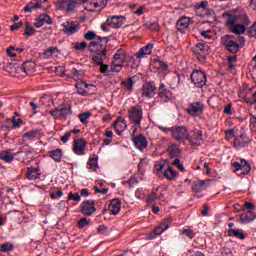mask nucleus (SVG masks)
Masks as SVG:
<instances>
[{
  "label": "nucleus",
  "mask_w": 256,
  "mask_h": 256,
  "mask_svg": "<svg viewBox=\"0 0 256 256\" xmlns=\"http://www.w3.org/2000/svg\"><path fill=\"white\" fill-rule=\"evenodd\" d=\"M107 43H109L108 37H98V42L91 41L88 45V51L94 53L92 61L100 65V73H107L109 69V65L103 64V61L107 59Z\"/></svg>",
  "instance_id": "1"
},
{
  "label": "nucleus",
  "mask_w": 256,
  "mask_h": 256,
  "mask_svg": "<svg viewBox=\"0 0 256 256\" xmlns=\"http://www.w3.org/2000/svg\"><path fill=\"white\" fill-rule=\"evenodd\" d=\"M223 47L228 53L237 55L241 49L245 47V37L238 36L237 38L231 34H226L222 37Z\"/></svg>",
  "instance_id": "2"
},
{
  "label": "nucleus",
  "mask_w": 256,
  "mask_h": 256,
  "mask_svg": "<svg viewBox=\"0 0 256 256\" xmlns=\"http://www.w3.org/2000/svg\"><path fill=\"white\" fill-rule=\"evenodd\" d=\"M126 59L127 55L125 54V50L118 49L113 56L110 71H112V73H121V70L125 67Z\"/></svg>",
  "instance_id": "3"
},
{
  "label": "nucleus",
  "mask_w": 256,
  "mask_h": 256,
  "mask_svg": "<svg viewBox=\"0 0 256 256\" xmlns=\"http://www.w3.org/2000/svg\"><path fill=\"white\" fill-rule=\"evenodd\" d=\"M190 79L198 89H203L207 85V74L203 70H193Z\"/></svg>",
  "instance_id": "4"
},
{
  "label": "nucleus",
  "mask_w": 256,
  "mask_h": 256,
  "mask_svg": "<svg viewBox=\"0 0 256 256\" xmlns=\"http://www.w3.org/2000/svg\"><path fill=\"white\" fill-rule=\"evenodd\" d=\"M128 118L134 125H141L143 121V107L141 105H135L128 110Z\"/></svg>",
  "instance_id": "5"
},
{
  "label": "nucleus",
  "mask_w": 256,
  "mask_h": 256,
  "mask_svg": "<svg viewBox=\"0 0 256 256\" xmlns=\"http://www.w3.org/2000/svg\"><path fill=\"white\" fill-rule=\"evenodd\" d=\"M171 133L173 139L179 143H183L189 138V130H187V127L185 126L172 127Z\"/></svg>",
  "instance_id": "6"
},
{
  "label": "nucleus",
  "mask_w": 256,
  "mask_h": 256,
  "mask_svg": "<svg viewBox=\"0 0 256 256\" xmlns=\"http://www.w3.org/2000/svg\"><path fill=\"white\" fill-rule=\"evenodd\" d=\"M50 115L55 119H60V117H71L73 115V110L71 105L61 104L59 107L50 111Z\"/></svg>",
  "instance_id": "7"
},
{
  "label": "nucleus",
  "mask_w": 256,
  "mask_h": 256,
  "mask_svg": "<svg viewBox=\"0 0 256 256\" xmlns=\"http://www.w3.org/2000/svg\"><path fill=\"white\" fill-rule=\"evenodd\" d=\"M210 50L211 48L209 47V45H207V43L199 42L193 48V53H195L199 61H205V59H207V55L209 54Z\"/></svg>",
  "instance_id": "8"
},
{
  "label": "nucleus",
  "mask_w": 256,
  "mask_h": 256,
  "mask_svg": "<svg viewBox=\"0 0 256 256\" xmlns=\"http://www.w3.org/2000/svg\"><path fill=\"white\" fill-rule=\"evenodd\" d=\"M204 109L205 104H203L202 102H192L188 104L186 111L188 115H190V117H199L200 115H203Z\"/></svg>",
  "instance_id": "9"
},
{
  "label": "nucleus",
  "mask_w": 256,
  "mask_h": 256,
  "mask_svg": "<svg viewBox=\"0 0 256 256\" xmlns=\"http://www.w3.org/2000/svg\"><path fill=\"white\" fill-rule=\"evenodd\" d=\"M95 211H97V208H95V200H85L80 204V213H82L84 217H91Z\"/></svg>",
  "instance_id": "10"
},
{
  "label": "nucleus",
  "mask_w": 256,
  "mask_h": 256,
  "mask_svg": "<svg viewBox=\"0 0 256 256\" xmlns=\"http://www.w3.org/2000/svg\"><path fill=\"white\" fill-rule=\"evenodd\" d=\"M62 27L65 35H75L81 29V24L78 21H67L62 24Z\"/></svg>",
  "instance_id": "11"
},
{
  "label": "nucleus",
  "mask_w": 256,
  "mask_h": 256,
  "mask_svg": "<svg viewBox=\"0 0 256 256\" xmlns=\"http://www.w3.org/2000/svg\"><path fill=\"white\" fill-rule=\"evenodd\" d=\"M232 166L235 171H241V175H249L251 173V164L245 159H241L240 162H233Z\"/></svg>",
  "instance_id": "12"
},
{
  "label": "nucleus",
  "mask_w": 256,
  "mask_h": 256,
  "mask_svg": "<svg viewBox=\"0 0 256 256\" xmlns=\"http://www.w3.org/2000/svg\"><path fill=\"white\" fill-rule=\"evenodd\" d=\"M192 147H199L201 141H203V132L201 130L192 131L191 134L188 133V138L186 139Z\"/></svg>",
  "instance_id": "13"
},
{
  "label": "nucleus",
  "mask_w": 256,
  "mask_h": 256,
  "mask_svg": "<svg viewBox=\"0 0 256 256\" xmlns=\"http://www.w3.org/2000/svg\"><path fill=\"white\" fill-rule=\"evenodd\" d=\"M156 91L157 86H155V82H146L142 85V97H147V99H151L155 96Z\"/></svg>",
  "instance_id": "14"
},
{
  "label": "nucleus",
  "mask_w": 256,
  "mask_h": 256,
  "mask_svg": "<svg viewBox=\"0 0 256 256\" xmlns=\"http://www.w3.org/2000/svg\"><path fill=\"white\" fill-rule=\"evenodd\" d=\"M125 16H112L106 20V23L112 29H121L125 25Z\"/></svg>",
  "instance_id": "15"
},
{
  "label": "nucleus",
  "mask_w": 256,
  "mask_h": 256,
  "mask_svg": "<svg viewBox=\"0 0 256 256\" xmlns=\"http://www.w3.org/2000/svg\"><path fill=\"white\" fill-rule=\"evenodd\" d=\"M158 97H160L161 101L164 103H169L171 99H173V92L165 87V84L161 83L158 88Z\"/></svg>",
  "instance_id": "16"
},
{
  "label": "nucleus",
  "mask_w": 256,
  "mask_h": 256,
  "mask_svg": "<svg viewBox=\"0 0 256 256\" xmlns=\"http://www.w3.org/2000/svg\"><path fill=\"white\" fill-rule=\"evenodd\" d=\"M85 149H87L85 139L78 138L73 141V151L75 155H85Z\"/></svg>",
  "instance_id": "17"
},
{
  "label": "nucleus",
  "mask_w": 256,
  "mask_h": 256,
  "mask_svg": "<svg viewBox=\"0 0 256 256\" xmlns=\"http://www.w3.org/2000/svg\"><path fill=\"white\" fill-rule=\"evenodd\" d=\"M210 183H211L210 179L193 181L192 182L193 193H201L202 191H205V189L209 187Z\"/></svg>",
  "instance_id": "18"
},
{
  "label": "nucleus",
  "mask_w": 256,
  "mask_h": 256,
  "mask_svg": "<svg viewBox=\"0 0 256 256\" xmlns=\"http://www.w3.org/2000/svg\"><path fill=\"white\" fill-rule=\"evenodd\" d=\"M45 23L46 25H53V19L47 14H41L35 19L34 27H36V29H41Z\"/></svg>",
  "instance_id": "19"
},
{
  "label": "nucleus",
  "mask_w": 256,
  "mask_h": 256,
  "mask_svg": "<svg viewBox=\"0 0 256 256\" xmlns=\"http://www.w3.org/2000/svg\"><path fill=\"white\" fill-rule=\"evenodd\" d=\"M132 141L135 145V148L139 149V151H144L145 149H147V145H149V143L147 142V138L143 136V134L135 136L134 138H132Z\"/></svg>",
  "instance_id": "20"
},
{
  "label": "nucleus",
  "mask_w": 256,
  "mask_h": 256,
  "mask_svg": "<svg viewBox=\"0 0 256 256\" xmlns=\"http://www.w3.org/2000/svg\"><path fill=\"white\" fill-rule=\"evenodd\" d=\"M26 179L28 181H37V179H41V169L39 167L30 166L27 168Z\"/></svg>",
  "instance_id": "21"
},
{
  "label": "nucleus",
  "mask_w": 256,
  "mask_h": 256,
  "mask_svg": "<svg viewBox=\"0 0 256 256\" xmlns=\"http://www.w3.org/2000/svg\"><path fill=\"white\" fill-rule=\"evenodd\" d=\"M251 143V139L246 134H242L234 138V147L236 149H241L242 147H247Z\"/></svg>",
  "instance_id": "22"
},
{
  "label": "nucleus",
  "mask_w": 256,
  "mask_h": 256,
  "mask_svg": "<svg viewBox=\"0 0 256 256\" xmlns=\"http://www.w3.org/2000/svg\"><path fill=\"white\" fill-rule=\"evenodd\" d=\"M190 23H191V18L187 16H183L180 19H178V21L176 22V27L178 31H180L181 33H185V31L189 29Z\"/></svg>",
  "instance_id": "23"
},
{
  "label": "nucleus",
  "mask_w": 256,
  "mask_h": 256,
  "mask_svg": "<svg viewBox=\"0 0 256 256\" xmlns=\"http://www.w3.org/2000/svg\"><path fill=\"white\" fill-rule=\"evenodd\" d=\"M110 215H117L121 211V200L119 198H114L109 204Z\"/></svg>",
  "instance_id": "24"
},
{
  "label": "nucleus",
  "mask_w": 256,
  "mask_h": 256,
  "mask_svg": "<svg viewBox=\"0 0 256 256\" xmlns=\"http://www.w3.org/2000/svg\"><path fill=\"white\" fill-rule=\"evenodd\" d=\"M114 129H115L117 135H122L123 131H125V129H127V123H125V119L119 117L114 122Z\"/></svg>",
  "instance_id": "25"
},
{
  "label": "nucleus",
  "mask_w": 256,
  "mask_h": 256,
  "mask_svg": "<svg viewBox=\"0 0 256 256\" xmlns=\"http://www.w3.org/2000/svg\"><path fill=\"white\" fill-rule=\"evenodd\" d=\"M222 17L226 20V27L230 29L237 23V16L233 15L231 12H224Z\"/></svg>",
  "instance_id": "26"
},
{
  "label": "nucleus",
  "mask_w": 256,
  "mask_h": 256,
  "mask_svg": "<svg viewBox=\"0 0 256 256\" xmlns=\"http://www.w3.org/2000/svg\"><path fill=\"white\" fill-rule=\"evenodd\" d=\"M75 87L79 95H82L83 97H87V95H89V93L87 92L89 84H87V82L80 80L75 84Z\"/></svg>",
  "instance_id": "27"
},
{
  "label": "nucleus",
  "mask_w": 256,
  "mask_h": 256,
  "mask_svg": "<svg viewBox=\"0 0 256 256\" xmlns=\"http://www.w3.org/2000/svg\"><path fill=\"white\" fill-rule=\"evenodd\" d=\"M15 155L11 153V149L0 151V161L4 163H13Z\"/></svg>",
  "instance_id": "28"
},
{
  "label": "nucleus",
  "mask_w": 256,
  "mask_h": 256,
  "mask_svg": "<svg viewBox=\"0 0 256 256\" xmlns=\"http://www.w3.org/2000/svg\"><path fill=\"white\" fill-rule=\"evenodd\" d=\"M167 153L170 159H175L181 155V149L177 144H171L168 146Z\"/></svg>",
  "instance_id": "29"
},
{
  "label": "nucleus",
  "mask_w": 256,
  "mask_h": 256,
  "mask_svg": "<svg viewBox=\"0 0 256 256\" xmlns=\"http://www.w3.org/2000/svg\"><path fill=\"white\" fill-rule=\"evenodd\" d=\"M151 53H153V44L149 43L142 47L135 55L137 59H141V57L145 55H151Z\"/></svg>",
  "instance_id": "30"
},
{
  "label": "nucleus",
  "mask_w": 256,
  "mask_h": 256,
  "mask_svg": "<svg viewBox=\"0 0 256 256\" xmlns=\"http://www.w3.org/2000/svg\"><path fill=\"white\" fill-rule=\"evenodd\" d=\"M20 69H21V71L26 73V75H31V73H33V71H35V62L26 61V62L22 63Z\"/></svg>",
  "instance_id": "31"
},
{
  "label": "nucleus",
  "mask_w": 256,
  "mask_h": 256,
  "mask_svg": "<svg viewBox=\"0 0 256 256\" xmlns=\"http://www.w3.org/2000/svg\"><path fill=\"white\" fill-rule=\"evenodd\" d=\"M255 219H256V215L251 210H248L247 212L240 215L241 223H251L252 221H255Z\"/></svg>",
  "instance_id": "32"
},
{
  "label": "nucleus",
  "mask_w": 256,
  "mask_h": 256,
  "mask_svg": "<svg viewBox=\"0 0 256 256\" xmlns=\"http://www.w3.org/2000/svg\"><path fill=\"white\" fill-rule=\"evenodd\" d=\"M87 165L89 166L88 169L97 171V168L99 167V156H97V154H93L92 156H90Z\"/></svg>",
  "instance_id": "33"
},
{
  "label": "nucleus",
  "mask_w": 256,
  "mask_h": 256,
  "mask_svg": "<svg viewBox=\"0 0 256 256\" xmlns=\"http://www.w3.org/2000/svg\"><path fill=\"white\" fill-rule=\"evenodd\" d=\"M228 237H235L236 239H245V233H243L242 229H228Z\"/></svg>",
  "instance_id": "34"
},
{
  "label": "nucleus",
  "mask_w": 256,
  "mask_h": 256,
  "mask_svg": "<svg viewBox=\"0 0 256 256\" xmlns=\"http://www.w3.org/2000/svg\"><path fill=\"white\" fill-rule=\"evenodd\" d=\"M230 30L235 35H243V33L247 31V27L243 24H236V25L234 24V26H232Z\"/></svg>",
  "instance_id": "35"
},
{
  "label": "nucleus",
  "mask_w": 256,
  "mask_h": 256,
  "mask_svg": "<svg viewBox=\"0 0 256 256\" xmlns=\"http://www.w3.org/2000/svg\"><path fill=\"white\" fill-rule=\"evenodd\" d=\"M50 157L55 161L56 163H61V159L63 157V150L56 149L50 152Z\"/></svg>",
  "instance_id": "36"
},
{
  "label": "nucleus",
  "mask_w": 256,
  "mask_h": 256,
  "mask_svg": "<svg viewBox=\"0 0 256 256\" xmlns=\"http://www.w3.org/2000/svg\"><path fill=\"white\" fill-rule=\"evenodd\" d=\"M163 175L168 179V181H173V179L177 177V171L173 170V167L168 166Z\"/></svg>",
  "instance_id": "37"
},
{
  "label": "nucleus",
  "mask_w": 256,
  "mask_h": 256,
  "mask_svg": "<svg viewBox=\"0 0 256 256\" xmlns=\"http://www.w3.org/2000/svg\"><path fill=\"white\" fill-rule=\"evenodd\" d=\"M158 191H159V187L152 189L151 194L146 199V201L149 205H151V203H153V201H157V199H159Z\"/></svg>",
  "instance_id": "38"
},
{
  "label": "nucleus",
  "mask_w": 256,
  "mask_h": 256,
  "mask_svg": "<svg viewBox=\"0 0 256 256\" xmlns=\"http://www.w3.org/2000/svg\"><path fill=\"white\" fill-rule=\"evenodd\" d=\"M15 249V245L13 243L6 242L0 245V251L2 253H11Z\"/></svg>",
  "instance_id": "39"
},
{
  "label": "nucleus",
  "mask_w": 256,
  "mask_h": 256,
  "mask_svg": "<svg viewBox=\"0 0 256 256\" xmlns=\"http://www.w3.org/2000/svg\"><path fill=\"white\" fill-rule=\"evenodd\" d=\"M167 229H169V224H167V222H162L154 229V234L161 235L163 231H167Z\"/></svg>",
  "instance_id": "40"
},
{
  "label": "nucleus",
  "mask_w": 256,
  "mask_h": 256,
  "mask_svg": "<svg viewBox=\"0 0 256 256\" xmlns=\"http://www.w3.org/2000/svg\"><path fill=\"white\" fill-rule=\"evenodd\" d=\"M71 74L73 79H83V76L85 75V71L78 70L77 68H72Z\"/></svg>",
  "instance_id": "41"
},
{
  "label": "nucleus",
  "mask_w": 256,
  "mask_h": 256,
  "mask_svg": "<svg viewBox=\"0 0 256 256\" xmlns=\"http://www.w3.org/2000/svg\"><path fill=\"white\" fill-rule=\"evenodd\" d=\"M165 163H167L166 160H160L154 164V169L156 171V175H159L161 171L165 168Z\"/></svg>",
  "instance_id": "42"
},
{
  "label": "nucleus",
  "mask_w": 256,
  "mask_h": 256,
  "mask_svg": "<svg viewBox=\"0 0 256 256\" xmlns=\"http://www.w3.org/2000/svg\"><path fill=\"white\" fill-rule=\"evenodd\" d=\"M40 131L38 129L31 130L23 134V139H35V137H39Z\"/></svg>",
  "instance_id": "43"
},
{
  "label": "nucleus",
  "mask_w": 256,
  "mask_h": 256,
  "mask_svg": "<svg viewBox=\"0 0 256 256\" xmlns=\"http://www.w3.org/2000/svg\"><path fill=\"white\" fill-rule=\"evenodd\" d=\"M99 37L101 36H97V34L93 31H88L84 34V39H86V41H93V39L99 40ZM95 43H99V41H95Z\"/></svg>",
  "instance_id": "44"
},
{
  "label": "nucleus",
  "mask_w": 256,
  "mask_h": 256,
  "mask_svg": "<svg viewBox=\"0 0 256 256\" xmlns=\"http://www.w3.org/2000/svg\"><path fill=\"white\" fill-rule=\"evenodd\" d=\"M244 101L248 105H256V91L254 93H252L251 96L245 95Z\"/></svg>",
  "instance_id": "45"
},
{
  "label": "nucleus",
  "mask_w": 256,
  "mask_h": 256,
  "mask_svg": "<svg viewBox=\"0 0 256 256\" xmlns=\"http://www.w3.org/2000/svg\"><path fill=\"white\" fill-rule=\"evenodd\" d=\"M55 53H59L58 47H49L48 49H46L44 51V55H45V57H47V59H49V57H53V55H55Z\"/></svg>",
  "instance_id": "46"
},
{
  "label": "nucleus",
  "mask_w": 256,
  "mask_h": 256,
  "mask_svg": "<svg viewBox=\"0 0 256 256\" xmlns=\"http://www.w3.org/2000/svg\"><path fill=\"white\" fill-rule=\"evenodd\" d=\"M121 85H123V87H125L128 91H133V78H128L126 80H123L121 82Z\"/></svg>",
  "instance_id": "47"
},
{
  "label": "nucleus",
  "mask_w": 256,
  "mask_h": 256,
  "mask_svg": "<svg viewBox=\"0 0 256 256\" xmlns=\"http://www.w3.org/2000/svg\"><path fill=\"white\" fill-rule=\"evenodd\" d=\"M35 31V28H33V26L29 24V21H26V29L24 31V35H26L27 37H31L35 35Z\"/></svg>",
  "instance_id": "48"
},
{
  "label": "nucleus",
  "mask_w": 256,
  "mask_h": 256,
  "mask_svg": "<svg viewBox=\"0 0 256 256\" xmlns=\"http://www.w3.org/2000/svg\"><path fill=\"white\" fill-rule=\"evenodd\" d=\"M89 117H91V112H84L78 115V119L84 124L87 125V123H89V121H87V119H89Z\"/></svg>",
  "instance_id": "49"
},
{
  "label": "nucleus",
  "mask_w": 256,
  "mask_h": 256,
  "mask_svg": "<svg viewBox=\"0 0 256 256\" xmlns=\"http://www.w3.org/2000/svg\"><path fill=\"white\" fill-rule=\"evenodd\" d=\"M74 49L76 51H85V49H87V43L85 41L76 42Z\"/></svg>",
  "instance_id": "50"
},
{
  "label": "nucleus",
  "mask_w": 256,
  "mask_h": 256,
  "mask_svg": "<svg viewBox=\"0 0 256 256\" xmlns=\"http://www.w3.org/2000/svg\"><path fill=\"white\" fill-rule=\"evenodd\" d=\"M68 201H81V196L79 193L70 192L68 194Z\"/></svg>",
  "instance_id": "51"
},
{
  "label": "nucleus",
  "mask_w": 256,
  "mask_h": 256,
  "mask_svg": "<svg viewBox=\"0 0 256 256\" xmlns=\"http://www.w3.org/2000/svg\"><path fill=\"white\" fill-rule=\"evenodd\" d=\"M156 64L161 69V71H167L169 69V65H167V63L163 62L162 60H157Z\"/></svg>",
  "instance_id": "52"
},
{
  "label": "nucleus",
  "mask_w": 256,
  "mask_h": 256,
  "mask_svg": "<svg viewBox=\"0 0 256 256\" xmlns=\"http://www.w3.org/2000/svg\"><path fill=\"white\" fill-rule=\"evenodd\" d=\"M182 235H185L186 237H189L190 239H193L195 237V233L192 229H184L182 230Z\"/></svg>",
  "instance_id": "53"
},
{
  "label": "nucleus",
  "mask_w": 256,
  "mask_h": 256,
  "mask_svg": "<svg viewBox=\"0 0 256 256\" xmlns=\"http://www.w3.org/2000/svg\"><path fill=\"white\" fill-rule=\"evenodd\" d=\"M33 9H35V3L30 2L24 7L23 11L24 13H32Z\"/></svg>",
  "instance_id": "54"
},
{
  "label": "nucleus",
  "mask_w": 256,
  "mask_h": 256,
  "mask_svg": "<svg viewBox=\"0 0 256 256\" xmlns=\"http://www.w3.org/2000/svg\"><path fill=\"white\" fill-rule=\"evenodd\" d=\"M207 7H209V2H207V1H202L198 5L195 6L197 11H199V9H203V11H205V9H207Z\"/></svg>",
  "instance_id": "55"
},
{
  "label": "nucleus",
  "mask_w": 256,
  "mask_h": 256,
  "mask_svg": "<svg viewBox=\"0 0 256 256\" xmlns=\"http://www.w3.org/2000/svg\"><path fill=\"white\" fill-rule=\"evenodd\" d=\"M87 225H89V222L87 221V218H81L78 221V228L79 229H83L84 227H87Z\"/></svg>",
  "instance_id": "56"
},
{
  "label": "nucleus",
  "mask_w": 256,
  "mask_h": 256,
  "mask_svg": "<svg viewBox=\"0 0 256 256\" xmlns=\"http://www.w3.org/2000/svg\"><path fill=\"white\" fill-rule=\"evenodd\" d=\"M148 29H150V31H159L160 26L159 23L157 22H152L150 24L147 25Z\"/></svg>",
  "instance_id": "57"
},
{
  "label": "nucleus",
  "mask_w": 256,
  "mask_h": 256,
  "mask_svg": "<svg viewBox=\"0 0 256 256\" xmlns=\"http://www.w3.org/2000/svg\"><path fill=\"white\" fill-rule=\"evenodd\" d=\"M248 34L250 35V37H256V22H254L253 25L250 26Z\"/></svg>",
  "instance_id": "58"
},
{
  "label": "nucleus",
  "mask_w": 256,
  "mask_h": 256,
  "mask_svg": "<svg viewBox=\"0 0 256 256\" xmlns=\"http://www.w3.org/2000/svg\"><path fill=\"white\" fill-rule=\"evenodd\" d=\"M250 129H251V131L256 133V117L255 116H252L250 118Z\"/></svg>",
  "instance_id": "59"
},
{
  "label": "nucleus",
  "mask_w": 256,
  "mask_h": 256,
  "mask_svg": "<svg viewBox=\"0 0 256 256\" xmlns=\"http://www.w3.org/2000/svg\"><path fill=\"white\" fill-rule=\"evenodd\" d=\"M21 123H23V119L21 118L16 119L15 117L12 118V125L14 128L19 127Z\"/></svg>",
  "instance_id": "60"
},
{
  "label": "nucleus",
  "mask_w": 256,
  "mask_h": 256,
  "mask_svg": "<svg viewBox=\"0 0 256 256\" xmlns=\"http://www.w3.org/2000/svg\"><path fill=\"white\" fill-rule=\"evenodd\" d=\"M21 27H23V21H20L18 23H14L11 27L10 30L11 31H17V29H21Z\"/></svg>",
  "instance_id": "61"
},
{
  "label": "nucleus",
  "mask_w": 256,
  "mask_h": 256,
  "mask_svg": "<svg viewBox=\"0 0 256 256\" xmlns=\"http://www.w3.org/2000/svg\"><path fill=\"white\" fill-rule=\"evenodd\" d=\"M107 229H108L107 226L105 224H102V225L98 226L97 231L100 235H104L106 233Z\"/></svg>",
  "instance_id": "62"
},
{
  "label": "nucleus",
  "mask_w": 256,
  "mask_h": 256,
  "mask_svg": "<svg viewBox=\"0 0 256 256\" xmlns=\"http://www.w3.org/2000/svg\"><path fill=\"white\" fill-rule=\"evenodd\" d=\"M76 3L75 0L69 1L66 7L67 11H74Z\"/></svg>",
  "instance_id": "63"
},
{
  "label": "nucleus",
  "mask_w": 256,
  "mask_h": 256,
  "mask_svg": "<svg viewBox=\"0 0 256 256\" xmlns=\"http://www.w3.org/2000/svg\"><path fill=\"white\" fill-rule=\"evenodd\" d=\"M70 138H71V132H66L65 135H63L60 138V141H62V143H67V141H69Z\"/></svg>",
  "instance_id": "64"
}]
</instances>
